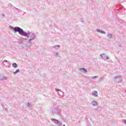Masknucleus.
Listing matches in <instances>:
<instances>
[{
    "mask_svg": "<svg viewBox=\"0 0 126 126\" xmlns=\"http://www.w3.org/2000/svg\"><path fill=\"white\" fill-rule=\"evenodd\" d=\"M79 70L82 73H86L87 72V70L84 68H80Z\"/></svg>",
    "mask_w": 126,
    "mask_h": 126,
    "instance_id": "2",
    "label": "nucleus"
},
{
    "mask_svg": "<svg viewBox=\"0 0 126 126\" xmlns=\"http://www.w3.org/2000/svg\"><path fill=\"white\" fill-rule=\"evenodd\" d=\"M19 71H19V69H17L16 71H15V73H17V72H19Z\"/></svg>",
    "mask_w": 126,
    "mask_h": 126,
    "instance_id": "9",
    "label": "nucleus"
},
{
    "mask_svg": "<svg viewBox=\"0 0 126 126\" xmlns=\"http://www.w3.org/2000/svg\"><path fill=\"white\" fill-rule=\"evenodd\" d=\"M92 105H93V106H97V105H98V102L97 101H92L91 102Z\"/></svg>",
    "mask_w": 126,
    "mask_h": 126,
    "instance_id": "5",
    "label": "nucleus"
},
{
    "mask_svg": "<svg viewBox=\"0 0 126 126\" xmlns=\"http://www.w3.org/2000/svg\"><path fill=\"white\" fill-rule=\"evenodd\" d=\"M63 126H65V125H64Z\"/></svg>",
    "mask_w": 126,
    "mask_h": 126,
    "instance_id": "12",
    "label": "nucleus"
},
{
    "mask_svg": "<svg viewBox=\"0 0 126 126\" xmlns=\"http://www.w3.org/2000/svg\"><path fill=\"white\" fill-rule=\"evenodd\" d=\"M99 32H101L103 34H106V32L103 31H101V30H99Z\"/></svg>",
    "mask_w": 126,
    "mask_h": 126,
    "instance_id": "8",
    "label": "nucleus"
},
{
    "mask_svg": "<svg viewBox=\"0 0 126 126\" xmlns=\"http://www.w3.org/2000/svg\"><path fill=\"white\" fill-rule=\"evenodd\" d=\"M124 124H126V120H125Z\"/></svg>",
    "mask_w": 126,
    "mask_h": 126,
    "instance_id": "11",
    "label": "nucleus"
},
{
    "mask_svg": "<svg viewBox=\"0 0 126 126\" xmlns=\"http://www.w3.org/2000/svg\"><path fill=\"white\" fill-rule=\"evenodd\" d=\"M19 34L22 36H25L26 37L27 36V33L23 31V30H22V31H21Z\"/></svg>",
    "mask_w": 126,
    "mask_h": 126,
    "instance_id": "3",
    "label": "nucleus"
},
{
    "mask_svg": "<svg viewBox=\"0 0 126 126\" xmlns=\"http://www.w3.org/2000/svg\"><path fill=\"white\" fill-rule=\"evenodd\" d=\"M95 77H97V76L92 77V78L94 79Z\"/></svg>",
    "mask_w": 126,
    "mask_h": 126,
    "instance_id": "10",
    "label": "nucleus"
},
{
    "mask_svg": "<svg viewBox=\"0 0 126 126\" xmlns=\"http://www.w3.org/2000/svg\"><path fill=\"white\" fill-rule=\"evenodd\" d=\"M12 66H13V67L16 68V67H17V66H18V65H17V64L16 63H13L12 64Z\"/></svg>",
    "mask_w": 126,
    "mask_h": 126,
    "instance_id": "7",
    "label": "nucleus"
},
{
    "mask_svg": "<svg viewBox=\"0 0 126 126\" xmlns=\"http://www.w3.org/2000/svg\"><path fill=\"white\" fill-rule=\"evenodd\" d=\"M14 30H15V32H19V33H20L22 31V29L19 27H15L14 29Z\"/></svg>",
    "mask_w": 126,
    "mask_h": 126,
    "instance_id": "1",
    "label": "nucleus"
},
{
    "mask_svg": "<svg viewBox=\"0 0 126 126\" xmlns=\"http://www.w3.org/2000/svg\"><path fill=\"white\" fill-rule=\"evenodd\" d=\"M53 121L54 122V123H55V124H57V125H59V124H60V121L59 120L53 119Z\"/></svg>",
    "mask_w": 126,
    "mask_h": 126,
    "instance_id": "6",
    "label": "nucleus"
},
{
    "mask_svg": "<svg viewBox=\"0 0 126 126\" xmlns=\"http://www.w3.org/2000/svg\"><path fill=\"white\" fill-rule=\"evenodd\" d=\"M93 95L94 96V97H97V96H98V92H97L96 91H94L93 92Z\"/></svg>",
    "mask_w": 126,
    "mask_h": 126,
    "instance_id": "4",
    "label": "nucleus"
}]
</instances>
